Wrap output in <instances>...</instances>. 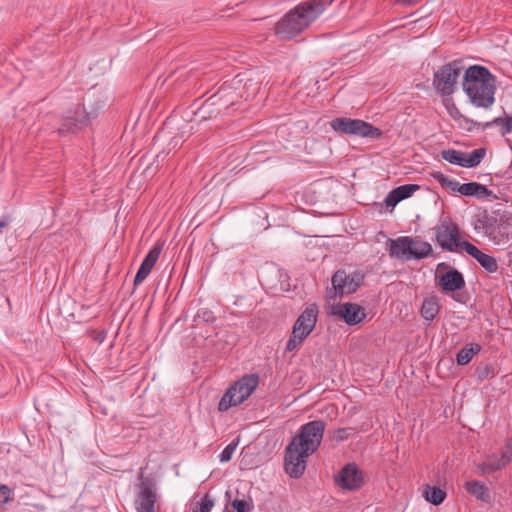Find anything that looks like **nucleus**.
Segmentation results:
<instances>
[{
  "mask_svg": "<svg viewBox=\"0 0 512 512\" xmlns=\"http://www.w3.org/2000/svg\"><path fill=\"white\" fill-rule=\"evenodd\" d=\"M462 69L461 62L457 60L442 65L433 77V87L436 92L441 96L452 95L457 89Z\"/></svg>",
  "mask_w": 512,
  "mask_h": 512,
  "instance_id": "39448f33",
  "label": "nucleus"
},
{
  "mask_svg": "<svg viewBox=\"0 0 512 512\" xmlns=\"http://www.w3.org/2000/svg\"><path fill=\"white\" fill-rule=\"evenodd\" d=\"M463 90L477 108L489 109L495 102L496 78L488 68L472 65L463 76Z\"/></svg>",
  "mask_w": 512,
  "mask_h": 512,
  "instance_id": "7ed1b4c3",
  "label": "nucleus"
},
{
  "mask_svg": "<svg viewBox=\"0 0 512 512\" xmlns=\"http://www.w3.org/2000/svg\"><path fill=\"white\" fill-rule=\"evenodd\" d=\"M12 219L9 215H3L0 219V233L11 223Z\"/></svg>",
  "mask_w": 512,
  "mask_h": 512,
  "instance_id": "c03bdc74",
  "label": "nucleus"
},
{
  "mask_svg": "<svg viewBox=\"0 0 512 512\" xmlns=\"http://www.w3.org/2000/svg\"><path fill=\"white\" fill-rule=\"evenodd\" d=\"M77 127V121L72 118H68L64 121L61 127L58 129L60 135H64L67 132L73 131Z\"/></svg>",
  "mask_w": 512,
  "mask_h": 512,
  "instance_id": "4c0bfd02",
  "label": "nucleus"
},
{
  "mask_svg": "<svg viewBox=\"0 0 512 512\" xmlns=\"http://www.w3.org/2000/svg\"><path fill=\"white\" fill-rule=\"evenodd\" d=\"M400 202V199L395 194V191L391 190L387 196L384 199V203L388 207L394 208L398 203Z\"/></svg>",
  "mask_w": 512,
  "mask_h": 512,
  "instance_id": "ea45409f",
  "label": "nucleus"
},
{
  "mask_svg": "<svg viewBox=\"0 0 512 512\" xmlns=\"http://www.w3.org/2000/svg\"><path fill=\"white\" fill-rule=\"evenodd\" d=\"M500 127V132L502 136L512 132V116L508 117H497L492 121H489L483 125V128L491 127V126Z\"/></svg>",
  "mask_w": 512,
  "mask_h": 512,
  "instance_id": "b1692460",
  "label": "nucleus"
},
{
  "mask_svg": "<svg viewBox=\"0 0 512 512\" xmlns=\"http://www.w3.org/2000/svg\"><path fill=\"white\" fill-rule=\"evenodd\" d=\"M335 483L345 490H358L364 483L363 472L355 463H348L335 476Z\"/></svg>",
  "mask_w": 512,
  "mask_h": 512,
  "instance_id": "f8f14e48",
  "label": "nucleus"
},
{
  "mask_svg": "<svg viewBox=\"0 0 512 512\" xmlns=\"http://www.w3.org/2000/svg\"><path fill=\"white\" fill-rule=\"evenodd\" d=\"M477 380L483 382L488 379H492L496 376L495 368L491 364H481L476 368L475 371Z\"/></svg>",
  "mask_w": 512,
  "mask_h": 512,
  "instance_id": "bb28decb",
  "label": "nucleus"
},
{
  "mask_svg": "<svg viewBox=\"0 0 512 512\" xmlns=\"http://www.w3.org/2000/svg\"><path fill=\"white\" fill-rule=\"evenodd\" d=\"M436 240L441 248L450 252L456 251L457 242L460 241L459 227L450 220L442 221L435 227Z\"/></svg>",
  "mask_w": 512,
  "mask_h": 512,
  "instance_id": "9b49d317",
  "label": "nucleus"
},
{
  "mask_svg": "<svg viewBox=\"0 0 512 512\" xmlns=\"http://www.w3.org/2000/svg\"><path fill=\"white\" fill-rule=\"evenodd\" d=\"M412 244L413 238L410 236H400L396 239H389L387 246L390 257L410 260L409 251Z\"/></svg>",
  "mask_w": 512,
  "mask_h": 512,
  "instance_id": "2eb2a0df",
  "label": "nucleus"
},
{
  "mask_svg": "<svg viewBox=\"0 0 512 512\" xmlns=\"http://www.w3.org/2000/svg\"><path fill=\"white\" fill-rule=\"evenodd\" d=\"M479 264L489 273H494L498 270V263L495 257L488 255L484 252L477 257Z\"/></svg>",
  "mask_w": 512,
  "mask_h": 512,
  "instance_id": "a878e982",
  "label": "nucleus"
},
{
  "mask_svg": "<svg viewBox=\"0 0 512 512\" xmlns=\"http://www.w3.org/2000/svg\"><path fill=\"white\" fill-rule=\"evenodd\" d=\"M236 446H237V444H234V443L228 444L219 455L220 462L224 463V462L230 461L232 458V455L234 454V452L236 450Z\"/></svg>",
  "mask_w": 512,
  "mask_h": 512,
  "instance_id": "c9c22d12",
  "label": "nucleus"
},
{
  "mask_svg": "<svg viewBox=\"0 0 512 512\" xmlns=\"http://www.w3.org/2000/svg\"><path fill=\"white\" fill-rule=\"evenodd\" d=\"M477 222L479 224H481V225L475 224V229L476 230L479 229V228H482L486 235H491L492 234V231H491L492 225H489L486 221H482L480 219Z\"/></svg>",
  "mask_w": 512,
  "mask_h": 512,
  "instance_id": "37998d69",
  "label": "nucleus"
},
{
  "mask_svg": "<svg viewBox=\"0 0 512 512\" xmlns=\"http://www.w3.org/2000/svg\"><path fill=\"white\" fill-rule=\"evenodd\" d=\"M215 320L216 317L211 310L202 308L197 311L193 321L196 325H198L200 323H213Z\"/></svg>",
  "mask_w": 512,
  "mask_h": 512,
  "instance_id": "c85d7f7f",
  "label": "nucleus"
},
{
  "mask_svg": "<svg viewBox=\"0 0 512 512\" xmlns=\"http://www.w3.org/2000/svg\"><path fill=\"white\" fill-rule=\"evenodd\" d=\"M432 177L443 188L450 190L453 193H460L466 197H473L476 199H488L493 195V191L489 190L485 185L478 182H469L461 184L456 180H452L441 172H434Z\"/></svg>",
  "mask_w": 512,
  "mask_h": 512,
  "instance_id": "423d86ee",
  "label": "nucleus"
},
{
  "mask_svg": "<svg viewBox=\"0 0 512 512\" xmlns=\"http://www.w3.org/2000/svg\"><path fill=\"white\" fill-rule=\"evenodd\" d=\"M411 246L409 251L410 260L423 259L432 254V246L428 242L413 238V244Z\"/></svg>",
  "mask_w": 512,
  "mask_h": 512,
  "instance_id": "a211bd4d",
  "label": "nucleus"
},
{
  "mask_svg": "<svg viewBox=\"0 0 512 512\" xmlns=\"http://www.w3.org/2000/svg\"><path fill=\"white\" fill-rule=\"evenodd\" d=\"M138 479V492L135 498L137 512H156L155 504L158 496L154 480L144 477L143 473L140 474Z\"/></svg>",
  "mask_w": 512,
  "mask_h": 512,
  "instance_id": "1a4fd4ad",
  "label": "nucleus"
},
{
  "mask_svg": "<svg viewBox=\"0 0 512 512\" xmlns=\"http://www.w3.org/2000/svg\"><path fill=\"white\" fill-rule=\"evenodd\" d=\"M357 434V429L354 427L338 428L333 432L332 438L336 442H342Z\"/></svg>",
  "mask_w": 512,
  "mask_h": 512,
  "instance_id": "7c9ffc66",
  "label": "nucleus"
},
{
  "mask_svg": "<svg viewBox=\"0 0 512 512\" xmlns=\"http://www.w3.org/2000/svg\"><path fill=\"white\" fill-rule=\"evenodd\" d=\"M425 499L433 505L441 504L446 498V492L436 486H426L424 490Z\"/></svg>",
  "mask_w": 512,
  "mask_h": 512,
  "instance_id": "5701e85b",
  "label": "nucleus"
},
{
  "mask_svg": "<svg viewBox=\"0 0 512 512\" xmlns=\"http://www.w3.org/2000/svg\"><path fill=\"white\" fill-rule=\"evenodd\" d=\"M439 285L446 292H455L465 287V280L458 270L450 269L440 277Z\"/></svg>",
  "mask_w": 512,
  "mask_h": 512,
  "instance_id": "dca6fc26",
  "label": "nucleus"
},
{
  "mask_svg": "<svg viewBox=\"0 0 512 512\" xmlns=\"http://www.w3.org/2000/svg\"><path fill=\"white\" fill-rule=\"evenodd\" d=\"M13 490L7 485L0 486V505H4L13 500Z\"/></svg>",
  "mask_w": 512,
  "mask_h": 512,
  "instance_id": "e433bc0d",
  "label": "nucleus"
},
{
  "mask_svg": "<svg viewBox=\"0 0 512 512\" xmlns=\"http://www.w3.org/2000/svg\"><path fill=\"white\" fill-rule=\"evenodd\" d=\"M457 244H459V246H456V250L458 248H461L463 249L465 252H467L470 256H472L473 258H475L477 260V257H479L482 253L481 250H479L475 245L471 244L470 242L468 241H465V240H461L459 242H457Z\"/></svg>",
  "mask_w": 512,
  "mask_h": 512,
  "instance_id": "72a5a7b5",
  "label": "nucleus"
},
{
  "mask_svg": "<svg viewBox=\"0 0 512 512\" xmlns=\"http://www.w3.org/2000/svg\"><path fill=\"white\" fill-rule=\"evenodd\" d=\"M501 455L508 463L512 460V436L508 439Z\"/></svg>",
  "mask_w": 512,
  "mask_h": 512,
  "instance_id": "79ce46f5",
  "label": "nucleus"
},
{
  "mask_svg": "<svg viewBox=\"0 0 512 512\" xmlns=\"http://www.w3.org/2000/svg\"><path fill=\"white\" fill-rule=\"evenodd\" d=\"M486 155L485 148H478L471 153L455 149H447L441 152V157L445 161L465 168H473L481 163Z\"/></svg>",
  "mask_w": 512,
  "mask_h": 512,
  "instance_id": "9d476101",
  "label": "nucleus"
},
{
  "mask_svg": "<svg viewBox=\"0 0 512 512\" xmlns=\"http://www.w3.org/2000/svg\"><path fill=\"white\" fill-rule=\"evenodd\" d=\"M231 505L236 512H252L254 508L251 499H234Z\"/></svg>",
  "mask_w": 512,
  "mask_h": 512,
  "instance_id": "2f4dec72",
  "label": "nucleus"
},
{
  "mask_svg": "<svg viewBox=\"0 0 512 512\" xmlns=\"http://www.w3.org/2000/svg\"><path fill=\"white\" fill-rule=\"evenodd\" d=\"M224 92V90H220L218 93L212 95L210 98H208L201 107L196 112V115L199 116L200 119H207L211 118L214 113H219V109H213L214 106L220 105L219 101L221 100V93ZM224 108H228L229 104L224 102L221 104Z\"/></svg>",
  "mask_w": 512,
  "mask_h": 512,
  "instance_id": "f3484780",
  "label": "nucleus"
},
{
  "mask_svg": "<svg viewBox=\"0 0 512 512\" xmlns=\"http://www.w3.org/2000/svg\"><path fill=\"white\" fill-rule=\"evenodd\" d=\"M331 127L336 132L343 134L372 138L379 137L381 135L379 128L360 119H351L346 117L335 118L331 122Z\"/></svg>",
  "mask_w": 512,
  "mask_h": 512,
  "instance_id": "6e6552de",
  "label": "nucleus"
},
{
  "mask_svg": "<svg viewBox=\"0 0 512 512\" xmlns=\"http://www.w3.org/2000/svg\"><path fill=\"white\" fill-rule=\"evenodd\" d=\"M214 499L207 493L192 508V512H211Z\"/></svg>",
  "mask_w": 512,
  "mask_h": 512,
  "instance_id": "cd10ccee",
  "label": "nucleus"
},
{
  "mask_svg": "<svg viewBox=\"0 0 512 512\" xmlns=\"http://www.w3.org/2000/svg\"><path fill=\"white\" fill-rule=\"evenodd\" d=\"M330 2L308 0L280 18L274 27L275 35L283 40H290L302 34L326 10Z\"/></svg>",
  "mask_w": 512,
  "mask_h": 512,
  "instance_id": "f03ea898",
  "label": "nucleus"
},
{
  "mask_svg": "<svg viewBox=\"0 0 512 512\" xmlns=\"http://www.w3.org/2000/svg\"><path fill=\"white\" fill-rule=\"evenodd\" d=\"M331 313L344 320L348 325H356L365 318V310L355 303H339L332 306Z\"/></svg>",
  "mask_w": 512,
  "mask_h": 512,
  "instance_id": "ddd939ff",
  "label": "nucleus"
},
{
  "mask_svg": "<svg viewBox=\"0 0 512 512\" xmlns=\"http://www.w3.org/2000/svg\"><path fill=\"white\" fill-rule=\"evenodd\" d=\"M400 202V199L395 194V191L391 190L387 196L384 199V203L388 207L394 208L398 203Z\"/></svg>",
  "mask_w": 512,
  "mask_h": 512,
  "instance_id": "a19ab883",
  "label": "nucleus"
},
{
  "mask_svg": "<svg viewBox=\"0 0 512 512\" xmlns=\"http://www.w3.org/2000/svg\"><path fill=\"white\" fill-rule=\"evenodd\" d=\"M462 118V120L466 123V124H470L471 126H481L482 124L480 122H477V121H474L472 119H469L468 117L464 116V115H461L460 116Z\"/></svg>",
  "mask_w": 512,
  "mask_h": 512,
  "instance_id": "a18cd8bd",
  "label": "nucleus"
},
{
  "mask_svg": "<svg viewBox=\"0 0 512 512\" xmlns=\"http://www.w3.org/2000/svg\"><path fill=\"white\" fill-rule=\"evenodd\" d=\"M364 279L365 275L359 270H337L331 278L334 296L343 297L355 293L364 283Z\"/></svg>",
  "mask_w": 512,
  "mask_h": 512,
  "instance_id": "0eeeda50",
  "label": "nucleus"
},
{
  "mask_svg": "<svg viewBox=\"0 0 512 512\" xmlns=\"http://www.w3.org/2000/svg\"><path fill=\"white\" fill-rule=\"evenodd\" d=\"M440 306L435 297L426 298L421 306L420 313L421 316L427 320L432 321L437 314L439 313Z\"/></svg>",
  "mask_w": 512,
  "mask_h": 512,
  "instance_id": "412c9836",
  "label": "nucleus"
},
{
  "mask_svg": "<svg viewBox=\"0 0 512 512\" xmlns=\"http://www.w3.org/2000/svg\"><path fill=\"white\" fill-rule=\"evenodd\" d=\"M481 351V346L477 343H471L463 347L456 356L457 364L467 365L472 358Z\"/></svg>",
  "mask_w": 512,
  "mask_h": 512,
  "instance_id": "aec40b11",
  "label": "nucleus"
},
{
  "mask_svg": "<svg viewBox=\"0 0 512 512\" xmlns=\"http://www.w3.org/2000/svg\"><path fill=\"white\" fill-rule=\"evenodd\" d=\"M457 244H459V246H456V250L458 248H461L463 249L465 252H467L470 256H472L473 258H475L477 260V257H479L482 253L481 250H479L475 245L471 244L470 242L468 241H465V240H461L459 242H457Z\"/></svg>",
  "mask_w": 512,
  "mask_h": 512,
  "instance_id": "473e14b6",
  "label": "nucleus"
},
{
  "mask_svg": "<svg viewBox=\"0 0 512 512\" xmlns=\"http://www.w3.org/2000/svg\"><path fill=\"white\" fill-rule=\"evenodd\" d=\"M304 339L305 338L299 335V333H294V331H292L290 338L286 344V351H293L298 345H300L304 341Z\"/></svg>",
  "mask_w": 512,
  "mask_h": 512,
  "instance_id": "f704fd0d",
  "label": "nucleus"
},
{
  "mask_svg": "<svg viewBox=\"0 0 512 512\" xmlns=\"http://www.w3.org/2000/svg\"><path fill=\"white\" fill-rule=\"evenodd\" d=\"M466 490L475 496L477 499L488 503L490 501V494L484 483L480 481H468L465 483Z\"/></svg>",
  "mask_w": 512,
  "mask_h": 512,
  "instance_id": "6ab92c4d",
  "label": "nucleus"
},
{
  "mask_svg": "<svg viewBox=\"0 0 512 512\" xmlns=\"http://www.w3.org/2000/svg\"><path fill=\"white\" fill-rule=\"evenodd\" d=\"M258 384L259 376L257 374L244 375L224 393L218 404V410L224 412L241 404L255 391Z\"/></svg>",
  "mask_w": 512,
  "mask_h": 512,
  "instance_id": "20e7f679",
  "label": "nucleus"
},
{
  "mask_svg": "<svg viewBox=\"0 0 512 512\" xmlns=\"http://www.w3.org/2000/svg\"><path fill=\"white\" fill-rule=\"evenodd\" d=\"M397 3H407V4H413L416 2H419L420 0H395Z\"/></svg>",
  "mask_w": 512,
  "mask_h": 512,
  "instance_id": "49530a36",
  "label": "nucleus"
},
{
  "mask_svg": "<svg viewBox=\"0 0 512 512\" xmlns=\"http://www.w3.org/2000/svg\"><path fill=\"white\" fill-rule=\"evenodd\" d=\"M161 251L162 246L160 244H156L155 246H153L145 256L140 266L144 267L145 269L151 272L157 260L159 259Z\"/></svg>",
  "mask_w": 512,
  "mask_h": 512,
  "instance_id": "393cba45",
  "label": "nucleus"
},
{
  "mask_svg": "<svg viewBox=\"0 0 512 512\" xmlns=\"http://www.w3.org/2000/svg\"><path fill=\"white\" fill-rule=\"evenodd\" d=\"M318 308L315 304L309 305L295 321L292 331L306 338L315 328Z\"/></svg>",
  "mask_w": 512,
  "mask_h": 512,
  "instance_id": "4468645a",
  "label": "nucleus"
},
{
  "mask_svg": "<svg viewBox=\"0 0 512 512\" xmlns=\"http://www.w3.org/2000/svg\"><path fill=\"white\" fill-rule=\"evenodd\" d=\"M325 427L322 420L310 421L300 427L286 446L284 468L291 478L297 479L304 474L308 457L321 445Z\"/></svg>",
  "mask_w": 512,
  "mask_h": 512,
  "instance_id": "f257e3e1",
  "label": "nucleus"
},
{
  "mask_svg": "<svg viewBox=\"0 0 512 512\" xmlns=\"http://www.w3.org/2000/svg\"><path fill=\"white\" fill-rule=\"evenodd\" d=\"M506 464H508V462L502 455L501 457L492 456L488 457V459L479 466V469L483 474H488L502 469Z\"/></svg>",
  "mask_w": 512,
  "mask_h": 512,
  "instance_id": "4be33fe9",
  "label": "nucleus"
},
{
  "mask_svg": "<svg viewBox=\"0 0 512 512\" xmlns=\"http://www.w3.org/2000/svg\"><path fill=\"white\" fill-rule=\"evenodd\" d=\"M149 274H150V271H148L144 267L140 266L136 273V276L134 278V285L137 286L140 283H142L147 278V276Z\"/></svg>",
  "mask_w": 512,
  "mask_h": 512,
  "instance_id": "58836bf2",
  "label": "nucleus"
},
{
  "mask_svg": "<svg viewBox=\"0 0 512 512\" xmlns=\"http://www.w3.org/2000/svg\"><path fill=\"white\" fill-rule=\"evenodd\" d=\"M418 189H419L418 185L405 184V185H401V186L393 189V191H395V194L397 195V197L400 199V201H402V200L407 199L410 196H412V194L415 191H417Z\"/></svg>",
  "mask_w": 512,
  "mask_h": 512,
  "instance_id": "c756f323",
  "label": "nucleus"
}]
</instances>
